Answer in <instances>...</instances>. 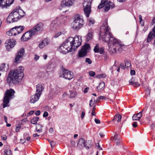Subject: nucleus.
Segmentation results:
<instances>
[{"label":"nucleus","instance_id":"34","mask_svg":"<svg viewBox=\"0 0 155 155\" xmlns=\"http://www.w3.org/2000/svg\"><path fill=\"white\" fill-rule=\"evenodd\" d=\"M85 143V140L84 139L80 138L78 143L77 145L78 146L81 147L83 145H84Z\"/></svg>","mask_w":155,"mask_h":155},{"label":"nucleus","instance_id":"52","mask_svg":"<svg viewBox=\"0 0 155 155\" xmlns=\"http://www.w3.org/2000/svg\"><path fill=\"white\" fill-rule=\"evenodd\" d=\"M39 58V56L37 54H35V57L34 58V60L35 61H37L38 60Z\"/></svg>","mask_w":155,"mask_h":155},{"label":"nucleus","instance_id":"40","mask_svg":"<svg viewBox=\"0 0 155 155\" xmlns=\"http://www.w3.org/2000/svg\"><path fill=\"white\" fill-rule=\"evenodd\" d=\"M147 107L146 106L145 107L144 109H143L142 110H141L140 112L138 113L137 115L138 116L139 118L141 117L142 116V114L143 111L144 112H146L147 111Z\"/></svg>","mask_w":155,"mask_h":155},{"label":"nucleus","instance_id":"64","mask_svg":"<svg viewBox=\"0 0 155 155\" xmlns=\"http://www.w3.org/2000/svg\"><path fill=\"white\" fill-rule=\"evenodd\" d=\"M88 89H89L88 87H86V88H85L84 89V93H86L87 92Z\"/></svg>","mask_w":155,"mask_h":155},{"label":"nucleus","instance_id":"3","mask_svg":"<svg viewBox=\"0 0 155 155\" xmlns=\"http://www.w3.org/2000/svg\"><path fill=\"white\" fill-rule=\"evenodd\" d=\"M74 19V20L72 25V28L74 30H78L84 25L83 19L78 14L75 15Z\"/></svg>","mask_w":155,"mask_h":155},{"label":"nucleus","instance_id":"32","mask_svg":"<svg viewBox=\"0 0 155 155\" xmlns=\"http://www.w3.org/2000/svg\"><path fill=\"white\" fill-rule=\"evenodd\" d=\"M105 86V83L104 82L101 83L97 87V89L98 91H101L103 90Z\"/></svg>","mask_w":155,"mask_h":155},{"label":"nucleus","instance_id":"60","mask_svg":"<svg viewBox=\"0 0 155 155\" xmlns=\"http://www.w3.org/2000/svg\"><path fill=\"white\" fill-rule=\"evenodd\" d=\"M137 122H134L132 125L133 127H136L137 126Z\"/></svg>","mask_w":155,"mask_h":155},{"label":"nucleus","instance_id":"62","mask_svg":"<svg viewBox=\"0 0 155 155\" xmlns=\"http://www.w3.org/2000/svg\"><path fill=\"white\" fill-rule=\"evenodd\" d=\"M2 139L3 140H6L7 139V136H1Z\"/></svg>","mask_w":155,"mask_h":155},{"label":"nucleus","instance_id":"36","mask_svg":"<svg viewBox=\"0 0 155 155\" xmlns=\"http://www.w3.org/2000/svg\"><path fill=\"white\" fill-rule=\"evenodd\" d=\"M8 67H6V64L5 63L2 64L0 66V71H4L7 70Z\"/></svg>","mask_w":155,"mask_h":155},{"label":"nucleus","instance_id":"35","mask_svg":"<svg viewBox=\"0 0 155 155\" xmlns=\"http://www.w3.org/2000/svg\"><path fill=\"white\" fill-rule=\"evenodd\" d=\"M6 20L7 22L8 23H13L17 21L14 19V18H12L9 17H8Z\"/></svg>","mask_w":155,"mask_h":155},{"label":"nucleus","instance_id":"50","mask_svg":"<svg viewBox=\"0 0 155 155\" xmlns=\"http://www.w3.org/2000/svg\"><path fill=\"white\" fill-rule=\"evenodd\" d=\"M61 34V32H58V33H56L55 35L54 36V37L57 38Z\"/></svg>","mask_w":155,"mask_h":155},{"label":"nucleus","instance_id":"17","mask_svg":"<svg viewBox=\"0 0 155 155\" xmlns=\"http://www.w3.org/2000/svg\"><path fill=\"white\" fill-rule=\"evenodd\" d=\"M74 1V0H63L61 4V6L64 8L71 5Z\"/></svg>","mask_w":155,"mask_h":155},{"label":"nucleus","instance_id":"21","mask_svg":"<svg viewBox=\"0 0 155 155\" xmlns=\"http://www.w3.org/2000/svg\"><path fill=\"white\" fill-rule=\"evenodd\" d=\"M49 43V41L47 38H45L38 45V47L40 48H43L45 46L47 45Z\"/></svg>","mask_w":155,"mask_h":155},{"label":"nucleus","instance_id":"6","mask_svg":"<svg viewBox=\"0 0 155 155\" xmlns=\"http://www.w3.org/2000/svg\"><path fill=\"white\" fill-rule=\"evenodd\" d=\"M59 77L70 80L74 78V75L73 73L68 70L62 68L59 73Z\"/></svg>","mask_w":155,"mask_h":155},{"label":"nucleus","instance_id":"10","mask_svg":"<svg viewBox=\"0 0 155 155\" xmlns=\"http://www.w3.org/2000/svg\"><path fill=\"white\" fill-rule=\"evenodd\" d=\"M34 33V32H32L31 30L27 31L22 36L21 38V40L24 41H27L35 35Z\"/></svg>","mask_w":155,"mask_h":155},{"label":"nucleus","instance_id":"53","mask_svg":"<svg viewBox=\"0 0 155 155\" xmlns=\"http://www.w3.org/2000/svg\"><path fill=\"white\" fill-rule=\"evenodd\" d=\"M21 128V126L20 125H18V126L16 127V129H15L16 131L17 132L19 131V129Z\"/></svg>","mask_w":155,"mask_h":155},{"label":"nucleus","instance_id":"27","mask_svg":"<svg viewBox=\"0 0 155 155\" xmlns=\"http://www.w3.org/2000/svg\"><path fill=\"white\" fill-rule=\"evenodd\" d=\"M57 20H55L52 21L51 24L50 28L52 31H54L56 29L57 27L58 26L57 24Z\"/></svg>","mask_w":155,"mask_h":155},{"label":"nucleus","instance_id":"26","mask_svg":"<svg viewBox=\"0 0 155 155\" xmlns=\"http://www.w3.org/2000/svg\"><path fill=\"white\" fill-rule=\"evenodd\" d=\"M93 145L94 144L92 143L91 140H88L85 142L84 146L86 149H88L91 148Z\"/></svg>","mask_w":155,"mask_h":155},{"label":"nucleus","instance_id":"47","mask_svg":"<svg viewBox=\"0 0 155 155\" xmlns=\"http://www.w3.org/2000/svg\"><path fill=\"white\" fill-rule=\"evenodd\" d=\"M92 99H93L94 100V103H93V101L92 99H91L90 101V103H89V105L91 107L92 105H93V104L95 103V98H93Z\"/></svg>","mask_w":155,"mask_h":155},{"label":"nucleus","instance_id":"14","mask_svg":"<svg viewBox=\"0 0 155 155\" xmlns=\"http://www.w3.org/2000/svg\"><path fill=\"white\" fill-rule=\"evenodd\" d=\"M43 29V25L42 23H40L37 24L31 30L32 32H34V35H35L37 34L38 31H41Z\"/></svg>","mask_w":155,"mask_h":155},{"label":"nucleus","instance_id":"12","mask_svg":"<svg viewBox=\"0 0 155 155\" xmlns=\"http://www.w3.org/2000/svg\"><path fill=\"white\" fill-rule=\"evenodd\" d=\"M107 19H106L105 20V22L104 23L103 25L100 27V35H102L105 33H108L110 31V28L107 25Z\"/></svg>","mask_w":155,"mask_h":155},{"label":"nucleus","instance_id":"16","mask_svg":"<svg viewBox=\"0 0 155 155\" xmlns=\"http://www.w3.org/2000/svg\"><path fill=\"white\" fill-rule=\"evenodd\" d=\"M36 93L37 94L41 96L42 92L44 89V87L41 84H38L36 85Z\"/></svg>","mask_w":155,"mask_h":155},{"label":"nucleus","instance_id":"48","mask_svg":"<svg viewBox=\"0 0 155 155\" xmlns=\"http://www.w3.org/2000/svg\"><path fill=\"white\" fill-rule=\"evenodd\" d=\"M85 61L86 62L88 63L89 64H91L92 63V61L88 58H86Z\"/></svg>","mask_w":155,"mask_h":155},{"label":"nucleus","instance_id":"23","mask_svg":"<svg viewBox=\"0 0 155 155\" xmlns=\"http://www.w3.org/2000/svg\"><path fill=\"white\" fill-rule=\"evenodd\" d=\"M110 139L116 143L117 145L120 144L121 140L120 136H111Z\"/></svg>","mask_w":155,"mask_h":155},{"label":"nucleus","instance_id":"1","mask_svg":"<svg viewBox=\"0 0 155 155\" xmlns=\"http://www.w3.org/2000/svg\"><path fill=\"white\" fill-rule=\"evenodd\" d=\"M101 38L105 42L108 43V46L111 50L113 49V53H116L117 50L120 52L126 48V46L123 45L119 40L114 38L111 33L109 32L105 33L102 35H100Z\"/></svg>","mask_w":155,"mask_h":155},{"label":"nucleus","instance_id":"43","mask_svg":"<svg viewBox=\"0 0 155 155\" xmlns=\"http://www.w3.org/2000/svg\"><path fill=\"white\" fill-rule=\"evenodd\" d=\"M106 76V75L105 74H101L98 75L96 76V78H105Z\"/></svg>","mask_w":155,"mask_h":155},{"label":"nucleus","instance_id":"2","mask_svg":"<svg viewBox=\"0 0 155 155\" xmlns=\"http://www.w3.org/2000/svg\"><path fill=\"white\" fill-rule=\"evenodd\" d=\"M24 70L23 67L20 66L16 69L11 70L6 79L7 83L10 85L11 83L17 84L21 82L24 76Z\"/></svg>","mask_w":155,"mask_h":155},{"label":"nucleus","instance_id":"28","mask_svg":"<svg viewBox=\"0 0 155 155\" xmlns=\"http://www.w3.org/2000/svg\"><path fill=\"white\" fill-rule=\"evenodd\" d=\"M130 84L133 85L135 87H138L140 85V84L138 82H135L134 80L132 77L130 80L129 81Z\"/></svg>","mask_w":155,"mask_h":155},{"label":"nucleus","instance_id":"30","mask_svg":"<svg viewBox=\"0 0 155 155\" xmlns=\"http://www.w3.org/2000/svg\"><path fill=\"white\" fill-rule=\"evenodd\" d=\"M17 10V12L18 13V16L20 18L25 15V13L22 9H21L20 6L19 8Z\"/></svg>","mask_w":155,"mask_h":155},{"label":"nucleus","instance_id":"13","mask_svg":"<svg viewBox=\"0 0 155 155\" xmlns=\"http://www.w3.org/2000/svg\"><path fill=\"white\" fill-rule=\"evenodd\" d=\"M14 0H0V7L7 8L13 3Z\"/></svg>","mask_w":155,"mask_h":155},{"label":"nucleus","instance_id":"39","mask_svg":"<svg viewBox=\"0 0 155 155\" xmlns=\"http://www.w3.org/2000/svg\"><path fill=\"white\" fill-rule=\"evenodd\" d=\"M71 93L70 94V95L69 96V98H71L72 97H75L77 95V93L76 92L74 91H71L70 92Z\"/></svg>","mask_w":155,"mask_h":155},{"label":"nucleus","instance_id":"31","mask_svg":"<svg viewBox=\"0 0 155 155\" xmlns=\"http://www.w3.org/2000/svg\"><path fill=\"white\" fill-rule=\"evenodd\" d=\"M121 116L120 114H117L115 115L114 117V118L112 120V121L116 120L117 122H119L121 121Z\"/></svg>","mask_w":155,"mask_h":155},{"label":"nucleus","instance_id":"51","mask_svg":"<svg viewBox=\"0 0 155 155\" xmlns=\"http://www.w3.org/2000/svg\"><path fill=\"white\" fill-rule=\"evenodd\" d=\"M48 115V112L45 111L44 112L43 114V117H47Z\"/></svg>","mask_w":155,"mask_h":155},{"label":"nucleus","instance_id":"59","mask_svg":"<svg viewBox=\"0 0 155 155\" xmlns=\"http://www.w3.org/2000/svg\"><path fill=\"white\" fill-rule=\"evenodd\" d=\"M94 121L97 124H100V121L99 119L95 118L94 119Z\"/></svg>","mask_w":155,"mask_h":155},{"label":"nucleus","instance_id":"11","mask_svg":"<svg viewBox=\"0 0 155 155\" xmlns=\"http://www.w3.org/2000/svg\"><path fill=\"white\" fill-rule=\"evenodd\" d=\"M16 41L13 39H10L6 40L5 43V45L7 50L10 51L16 44Z\"/></svg>","mask_w":155,"mask_h":155},{"label":"nucleus","instance_id":"56","mask_svg":"<svg viewBox=\"0 0 155 155\" xmlns=\"http://www.w3.org/2000/svg\"><path fill=\"white\" fill-rule=\"evenodd\" d=\"M89 22L90 24H93L94 23V21L93 19H90L89 20Z\"/></svg>","mask_w":155,"mask_h":155},{"label":"nucleus","instance_id":"7","mask_svg":"<svg viewBox=\"0 0 155 155\" xmlns=\"http://www.w3.org/2000/svg\"><path fill=\"white\" fill-rule=\"evenodd\" d=\"M92 0H85L83 3L84 11L87 17H89L91 11V4Z\"/></svg>","mask_w":155,"mask_h":155},{"label":"nucleus","instance_id":"29","mask_svg":"<svg viewBox=\"0 0 155 155\" xmlns=\"http://www.w3.org/2000/svg\"><path fill=\"white\" fill-rule=\"evenodd\" d=\"M93 33L92 32H89L86 36V41L87 42L91 41L93 39Z\"/></svg>","mask_w":155,"mask_h":155},{"label":"nucleus","instance_id":"63","mask_svg":"<svg viewBox=\"0 0 155 155\" xmlns=\"http://www.w3.org/2000/svg\"><path fill=\"white\" fill-rule=\"evenodd\" d=\"M96 147H97L98 148H99V149L101 150H102V148L100 146L99 144V143H97L96 144Z\"/></svg>","mask_w":155,"mask_h":155},{"label":"nucleus","instance_id":"55","mask_svg":"<svg viewBox=\"0 0 155 155\" xmlns=\"http://www.w3.org/2000/svg\"><path fill=\"white\" fill-rule=\"evenodd\" d=\"M26 141L25 138H24L23 139H20L21 142L22 143H24Z\"/></svg>","mask_w":155,"mask_h":155},{"label":"nucleus","instance_id":"37","mask_svg":"<svg viewBox=\"0 0 155 155\" xmlns=\"http://www.w3.org/2000/svg\"><path fill=\"white\" fill-rule=\"evenodd\" d=\"M39 119V117H36L32 119L31 120V123L33 124H35L37 123Z\"/></svg>","mask_w":155,"mask_h":155},{"label":"nucleus","instance_id":"49","mask_svg":"<svg viewBox=\"0 0 155 155\" xmlns=\"http://www.w3.org/2000/svg\"><path fill=\"white\" fill-rule=\"evenodd\" d=\"M89 74L90 76L92 77H94L95 75V73L93 71H90L89 72Z\"/></svg>","mask_w":155,"mask_h":155},{"label":"nucleus","instance_id":"45","mask_svg":"<svg viewBox=\"0 0 155 155\" xmlns=\"http://www.w3.org/2000/svg\"><path fill=\"white\" fill-rule=\"evenodd\" d=\"M125 66L127 67H130L131 66V64L130 61H125Z\"/></svg>","mask_w":155,"mask_h":155},{"label":"nucleus","instance_id":"57","mask_svg":"<svg viewBox=\"0 0 155 155\" xmlns=\"http://www.w3.org/2000/svg\"><path fill=\"white\" fill-rule=\"evenodd\" d=\"M85 115V113L84 111H82L81 113V117L82 119L84 117V115Z\"/></svg>","mask_w":155,"mask_h":155},{"label":"nucleus","instance_id":"25","mask_svg":"<svg viewBox=\"0 0 155 155\" xmlns=\"http://www.w3.org/2000/svg\"><path fill=\"white\" fill-rule=\"evenodd\" d=\"M17 31L15 28H13L6 32L7 35L9 36H12V35H15L17 33Z\"/></svg>","mask_w":155,"mask_h":155},{"label":"nucleus","instance_id":"4","mask_svg":"<svg viewBox=\"0 0 155 155\" xmlns=\"http://www.w3.org/2000/svg\"><path fill=\"white\" fill-rule=\"evenodd\" d=\"M14 92V91L11 88L6 91L3 98V104L4 108L9 106L8 104L9 103V100L12 99Z\"/></svg>","mask_w":155,"mask_h":155},{"label":"nucleus","instance_id":"18","mask_svg":"<svg viewBox=\"0 0 155 155\" xmlns=\"http://www.w3.org/2000/svg\"><path fill=\"white\" fill-rule=\"evenodd\" d=\"M70 48H65L62 44L60 46L59 50L61 53L65 54L70 51Z\"/></svg>","mask_w":155,"mask_h":155},{"label":"nucleus","instance_id":"20","mask_svg":"<svg viewBox=\"0 0 155 155\" xmlns=\"http://www.w3.org/2000/svg\"><path fill=\"white\" fill-rule=\"evenodd\" d=\"M71 38H70V39H68V38L66 40L65 42L63 44L65 48H71L70 51H72V50H73L72 49V47L70 42H71Z\"/></svg>","mask_w":155,"mask_h":155},{"label":"nucleus","instance_id":"41","mask_svg":"<svg viewBox=\"0 0 155 155\" xmlns=\"http://www.w3.org/2000/svg\"><path fill=\"white\" fill-rule=\"evenodd\" d=\"M146 95L147 96H148L150 95V89L148 87H147L146 89Z\"/></svg>","mask_w":155,"mask_h":155},{"label":"nucleus","instance_id":"61","mask_svg":"<svg viewBox=\"0 0 155 155\" xmlns=\"http://www.w3.org/2000/svg\"><path fill=\"white\" fill-rule=\"evenodd\" d=\"M71 143L73 146H74L75 144V141L73 140L71 141Z\"/></svg>","mask_w":155,"mask_h":155},{"label":"nucleus","instance_id":"5","mask_svg":"<svg viewBox=\"0 0 155 155\" xmlns=\"http://www.w3.org/2000/svg\"><path fill=\"white\" fill-rule=\"evenodd\" d=\"M71 38V42H70L73 50H75L76 48L79 47L81 45L82 39L81 37L79 36L76 35L74 38L72 37H69L68 39Z\"/></svg>","mask_w":155,"mask_h":155},{"label":"nucleus","instance_id":"38","mask_svg":"<svg viewBox=\"0 0 155 155\" xmlns=\"http://www.w3.org/2000/svg\"><path fill=\"white\" fill-rule=\"evenodd\" d=\"M12 151L9 149H6L4 152V155H11Z\"/></svg>","mask_w":155,"mask_h":155},{"label":"nucleus","instance_id":"58","mask_svg":"<svg viewBox=\"0 0 155 155\" xmlns=\"http://www.w3.org/2000/svg\"><path fill=\"white\" fill-rule=\"evenodd\" d=\"M130 73L131 75H134L135 74V71L134 70H131L130 72Z\"/></svg>","mask_w":155,"mask_h":155},{"label":"nucleus","instance_id":"24","mask_svg":"<svg viewBox=\"0 0 155 155\" xmlns=\"http://www.w3.org/2000/svg\"><path fill=\"white\" fill-rule=\"evenodd\" d=\"M94 50L95 52L99 53L101 54L103 53L104 52V48L103 47L99 48L97 45H96L94 47Z\"/></svg>","mask_w":155,"mask_h":155},{"label":"nucleus","instance_id":"9","mask_svg":"<svg viewBox=\"0 0 155 155\" xmlns=\"http://www.w3.org/2000/svg\"><path fill=\"white\" fill-rule=\"evenodd\" d=\"M90 48V45L85 43L79 51L78 54V57L82 58L86 56Z\"/></svg>","mask_w":155,"mask_h":155},{"label":"nucleus","instance_id":"22","mask_svg":"<svg viewBox=\"0 0 155 155\" xmlns=\"http://www.w3.org/2000/svg\"><path fill=\"white\" fill-rule=\"evenodd\" d=\"M19 8V6H17L12 12L14 19L17 21L20 19L18 16V13L17 12V9Z\"/></svg>","mask_w":155,"mask_h":155},{"label":"nucleus","instance_id":"8","mask_svg":"<svg viewBox=\"0 0 155 155\" xmlns=\"http://www.w3.org/2000/svg\"><path fill=\"white\" fill-rule=\"evenodd\" d=\"M108 0H101V3L98 5V8L100 9L102 8L105 5L104 11L107 12L110 9L114 7V5L112 2L110 1L108 2L106 4V3L108 1Z\"/></svg>","mask_w":155,"mask_h":155},{"label":"nucleus","instance_id":"33","mask_svg":"<svg viewBox=\"0 0 155 155\" xmlns=\"http://www.w3.org/2000/svg\"><path fill=\"white\" fill-rule=\"evenodd\" d=\"M15 28H16L17 34L21 33L24 29V26H16Z\"/></svg>","mask_w":155,"mask_h":155},{"label":"nucleus","instance_id":"54","mask_svg":"<svg viewBox=\"0 0 155 155\" xmlns=\"http://www.w3.org/2000/svg\"><path fill=\"white\" fill-rule=\"evenodd\" d=\"M41 114V111L40 110H37L36 111L35 113V114L37 116H38L40 115Z\"/></svg>","mask_w":155,"mask_h":155},{"label":"nucleus","instance_id":"46","mask_svg":"<svg viewBox=\"0 0 155 155\" xmlns=\"http://www.w3.org/2000/svg\"><path fill=\"white\" fill-rule=\"evenodd\" d=\"M96 109V105H94L92 110L91 115L92 116H96L95 110Z\"/></svg>","mask_w":155,"mask_h":155},{"label":"nucleus","instance_id":"19","mask_svg":"<svg viewBox=\"0 0 155 155\" xmlns=\"http://www.w3.org/2000/svg\"><path fill=\"white\" fill-rule=\"evenodd\" d=\"M40 96L35 93V94L31 96L30 99V102L31 103H35L39 99Z\"/></svg>","mask_w":155,"mask_h":155},{"label":"nucleus","instance_id":"44","mask_svg":"<svg viewBox=\"0 0 155 155\" xmlns=\"http://www.w3.org/2000/svg\"><path fill=\"white\" fill-rule=\"evenodd\" d=\"M48 140L50 143L51 148L54 147L55 144V143L53 141L51 140H50L48 139Z\"/></svg>","mask_w":155,"mask_h":155},{"label":"nucleus","instance_id":"42","mask_svg":"<svg viewBox=\"0 0 155 155\" xmlns=\"http://www.w3.org/2000/svg\"><path fill=\"white\" fill-rule=\"evenodd\" d=\"M138 113L137 114H135L133 115L132 117V119L133 120H138L141 117L139 118L138 116L137 115Z\"/></svg>","mask_w":155,"mask_h":155},{"label":"nucleus","instance_id":"15","mask_svg":"<svg viewBox=\"0 0 155 155\" xmlns=\"http://www.w3.org/2000/svg\"><path fill=\"white\" fill-rule=\"evenodd\" d=\"M25 53L24 48H21L18 51V54L16 55L15 60V62L18 63L23 56Z\"/></svg>","mask_w":155,"mask_h":155}]
</instances>
